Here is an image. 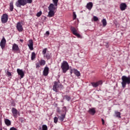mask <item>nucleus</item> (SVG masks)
I'll return each mask as SVG.
<instances>
[{
	"label": "nucleus",
	"instance_id": "nucleus-1",
	"mask_svg": "<svg viewBox=\"0 0 130 130\" xmlns=\"http://www.w3.org/2000/svg\"><path fill=\"white\" fill-rule=\"evenodd\" d=\"M56 9H57V7H55L53 4H50L48 7L49 12L47 17H49V18L54 17V14H55L54 11H55Z\"/></svg>",
	"mask_w": 130,
	"mask_h": 130
},
{
	"label": "nucleus",
	"instance_id": "nucleus-2",
	"mask_svg": "<svg viewBox=\"0 0 130 130\" xmlns=\"http://www.w3.org/2000/svg\"><path fill=\"white\" fill-rule=\"evenodd\" d=\"M122 82L121 85L122 88H125V86H126V84L127 85H129L130 84V77L128 76L126 77L125 76H123L121 78Z\"/></svg>",
	"mask_w": 130,
	"mask_h": 130
},
{
	"label": "nucleus",
	"instance_id": "nucleus-3",
	"mask_svg": "<svg viewBox=\"0 0 130 130\" xmlns=\"http://www.w3.org/2000/svg\"><path fill=\"white\" fill-rule=\"evenodd\" d=\"M62 88V85L59 82V81L56 82L54 81V85L53 86V90L55 92H58L59 89H61Z\"/></svg>",
	"mask_w": 130,
	"mask_h": 130
},
{
	"label": "nucleus",
	"instance_id": "nucleus-4",
	"mask_svg": "<svg viewBox=\"0 0 130 130\" xmlns=\"http://www.w3.org/2000/svg\"><path fill=\"white\" fill-rule=\"evenodd\" d=\"M61 68L62 70L63 73H67V71L70 69V66H69V63L67 61H63L61 63Z\"/></svg>",
	"mask_w": 130,
	"mask_h": 130
},
{
	"label": "nucleus",
	"instance_id": "nucleus-5",
	"mask_svg": "<svg viewBox=\"0 0 130 130\" xmlns=\"http://www.w3.org/2000/svg\"><path fill=\"white\" fill-rule=\"evenodd\" d=\"M27 1L26 0H18L15 4V6L18 8H21V6H26Z\"/></svg>",
	"mask_w": 130,
	"mask_h": 130
},
{
	"label": "nucleus",
	"instance_id": "nucleus-6",
	"mask_svg": "<svg viewBox=\"0 0 130 130\" xmlns=\"http://www.w3.org/2000/svg\"><path fill=\"white\" fill-rule=\"evenodd\" d=\"M8 20H9V16L7 14H4L3 15L1 18V21L3 24H5L8 22Z\"/></svg>",
	"mask_w": 130,
	"mask_h": 130
},
{
	"label": "nucleus",
	"instance_id": "nucleus-7",
	"mask_svg": "<svg viewBox=\"0 0 130 130\" xmlns=\"http://www.w3.org/2000/svg\"><path fill=\"white\" fill-rule=\"evenodd\" d=\"M71 30L72 33L74 34V35H75V36H77L78 38H81V35L79 34H78L77 32V29H76V28L74 27H71Z\"/></svg>",
	"mask_w": 130,
	"mask_h": 130
},
{
	"label": "nucleus",
	"instance_id": "nucleus-8",
	"mask_svg": "<svg viewBox=\"0 0 130 130\" xmlns=\"http://www.w3.org/2000/svg\"><path fill=\"white\" fill-rule=\"evenodd\" d=\"M6 42L7 41L6 40V39H5V37H3L0 43V46L1 47L2 49H4V48L6 47Z\"/></svg>",
	"mask_w": 130,
	"mask_h": 130
},
{
	"label": "nucleus",
	"instance_id": "nucleus-9",
	"mask_svg": "<svg viewBox=\"0 0 130 130\" xmlns=\"http://www.w3.org/2000/svg\"><path fill=\"white\" fill-rule=\"evenodd\" d=\"M16 28L19 32H22L23 31V25L21 22L17 23Z\"/></svg>",
	"mask_w": 130,
	"mask_h": 130
},
{
	"label": "nucleus",
	"instance_id": "nucleus-10",
	"mask_svg": "<svg viewBox=\"0 0 130 130\" xmlns=\"http://www.w3.org/2000/svg\"><path fill=\"white\" fill-rule=\"evenodd\" d=\"M17 72L18 74V75L20 76L21 79L24 78V76H25V74L24 73V71H23L22 70L17 69Z\"/></svg>",
	"mask_w": 130,
	"mask_h": 130
},
{
	"label": "nucleus",
	"instance_id": "nucleus-11",
	"mask_svg": "<svg viewBox=\"0 0 130 130\" xmlns=\"http://www.w3.org/2000/svg\"><path fill=\"white\" fill-rule=\"evenodd\" d=\"M13 116H14V118H17L18 115V110L17 109L15 108H12V110H11Z\"/></svg>",
	"mask_w": 130,
	"mask_h": 130
},
{
	"label": "nucleus",
	"instance_id": "nucleus-12",
	"mask_svg": "<svg viewBox=\"0 0 130 130\" xmlns=\"http://www.w3.org/2000/svg\"><path fill=\"white\" fill-rule=\"evenodd\" d=\"M121 113L120 112L115 111L114 112V117H117V118H121Z\"/></svg>",
	"mask_w": 130,
	"mask_h": 130
},
{
	"label": "nucleus",
	"instance_id": "nucleus-13",
	"mask_svg": "<svg viewBox=\"0 0 130 130\" xmlns=\"http://www.w3.org/2000/svg\"><path fill=\"white\" fill-rule=\"evenodd\" d=\"M48 72H49V68H48L47 67H45L43 72L44 76H47V75H48Z\"/></svg>",
	"mask_w": 130,
	"mask_h": 130
},
{
	"label": "nucleus",
	"instance_id": "nucleus-14",
	"mask_svg": "<svg viewBox=\"0 0 130 130\" xmlns=\"http://www.w3.org/2000/svg\"><path fill=\"white\" fill-rule=\"evenodd\" d=\"M28 46L30 50H33V40H29Z\"/></svg>",
	"mask_w": 130,
	"mask_h": 130
},
{
	"label": "nucleus",
	"instance_id": "nucleus-15",
	"mask_svg": "<svg viewBox=\"0 0 130 130\" xmlns=\"http://www.w3.org/2000/svg\"><path fill=\"white\" fill-rule=\"evenodd\" d=\"M120 9L121 11H124L126 9V4L125 3H121L120 5Z\"/></svg>",
	"mask_w": 130,
	"mask_h": 130
},
{
	"label": "nucleus",
	"instance_id": "nucleus-16",
	"mask_svg": "<svg viewBox=\"0 0 130 130\" xmlns=\"http://www.w3.org/2000/svg\"><path fill=\"white\" fill-rule=\"evenodd\" d=\"M101 84H102V81H99L96 83H95V82L91 83L92 86H93L94 88H96V87H98V86H99V85H100Z\"/></svg>",
	"mask_w": 130,
	"mask_h": 130
},
{
	"label": "nucleus",
	"instance_id": "nucleus-17",
	"mask_svg": "<svg viewBox=\"0 0 130 130\" xmlns=\"http://www.w3.org/2000/svg\"><path fill=\"white\" fill-rule=\"evenodd\" d=\"M88 113L90 114H91V115H94V114L96 113V110H95V108H90L88 110Z\"/></svg>",
	"mask_w": 130,
	"mask_h": 130
},
{
	"label": "nucleus",
	"instance_id": "nucleus-18",
	"mask_svg": "<svg viewBox=\"0 0 130 130\" xmlns=\"http://www.w3.org/2000/svg\"><path fill=\"white\" fill-rule=\"evenodd\" d=\"M12 50L18 51L19 50V46L16 44H14L12 46Z\"/></svg>",
	"mask_w": 130,
	"mask_h": 130
},
{
	"label": "nucleus",
	"instance_id": "nucleus-19",
	"mask_svg": "<svg viewBox=\"0 0 130 130\" xmlns=\"http://www.w3.org/2000/svg\"><path fill=\"white\" fill-rule=\"evenodd\" d=\"M44 56L46 57L47 59H50V58H51V53H49V52H47Z\"/></svg>",
	"mask_w": 130,
	"mask_h": 130
},
{
	"label": "nucleus",
	"instance_id": "nucleus-20",
	"mask_svg": "<svg viewBox=\"0 0 130 130\" xmlns=\"http://www.w3.org/2000/svg\"><path fill=\"white\" fill-rule=\"evenodd\" d=\"M73 73L76 75L77 77H80V76H81V73H80L77 69H74Z\"/></svg>",
	"mask_w": 130,
	"mask_h": 130
},
{
	"label": "nucleus",
	"instance_id": "nucleus-21",
	"mask_svg": "<svg viewBox=\"0 0 130 130\" xmlns=\"http://www.w3.org/2000/svg\"><path fill=\"white\" fill-rule=\"evenodd\" d=\"M93 7V3L92 2H89L87 4L86 8L88 9V10H89L90 11L91 9Z\"/></svg>",
	"mask_w": 130,
	"mask_h": 130
},
{
	"label": "nucleus",
	"instance_id": "nucleus-22",
	"mask_svg": "<svg viewBox=\"0 0 130 130\" xmlns=\"http://www.w3.org/2000/svg\"><path fill=\"white\" fill-rule=\"evenodd\" d=\"M5 123L7 125V126H10V125H11V121L8 119H5Z\"/></svg>",
	"mask_w": 130,
	"mask_h": 130
},
{
	"label": "nucleus",
	"instance_id": "nucleus-23",
	"mask_svg": "<svg viewBox=\"0 0 130 130\" xmlns=\"http://www.w3.org/2000/svg\"><path fill=\"white\" fill-rule=\"evenodd\" d=\"M13 10H14V3L11 2L10 3V10L11 12H13Z\"/></svg>",
	"mask_w": 130,
	"mask_h": 130
},
{
	"label": "nucleus",
	"instance_id": "nucleus-24",
	"mask_svg": "<svg viewBox=\"0 0 130 130\" xmlns=\"http://www.w3.org/2000/svg\"><path fill=\"white\" fill-rule=\"evenodd\" d=\"M39 62L40 66H45V63L46 62L44 60L42 59L40 61H39Z\"/></svg>",
	"mask_w": 130,
	"mask_h": 130
},
{
	"label": "nucleus",
	"instance_id": "nucleus-25",
	"mask_svg": "<svg viewBox=\"0 0 130 130\" xmlns=\"http://www.w3.org/2000/svg\"><path fill=\"white\" fill-rule=\"evenodd\" d=\"M64 118H66V114H62L61 116L59 117V119H60L61 121H63Z\"/></svg>",
	"mask_w": 130,
	"mask_h": 130
},
{
	"label": "nucleus",
	"instance_id": "nucleus-26",
	"mask_svg": "<svg viewBox=\"0 0 130 130\" xmlns=\"http://www.w3.org/2000/svg\"><path fill=\"white\" fill-rule=\"evenodd\" d=\"M36 57V54H35V52H32L31 56V60H34Z\"/></svg>",
	"mask_w": 130,
	"mask_h": 130
},
{
	"label": "nucleus",
	"instance_id": "nucleus-27",
	"mask_svg": "<svg viewBox=\"0 0 130 130\" xmlns=\"http://www.w3.org/2000/svg\"><path fill=\"white\" fill-rule=\"evenodd\" d=\"M102 22L103 23L104 27H105V26H106L107 25V22L106 21V19H103L102 20Z\"/></svg>",
	"mask_w": 130,
	"mask_h": 130
},
{
	"label": "nucleus",
	"instance_id": "nucleus-28",
	"mask_svg": "<svg viewBox=\"0 0 130 130\" xmlns=\"http://www.w3.org/2000/svg\"><path fill=\"white\" fill-rule=\"evenodd\" d=\"M53 3L54 4V7H55V8H57V3H58V0H52Z\"/></svg>",
	"mask_w": 130,
	"mask_h": 130
},
{
	"label": "nucleus",
	"instance_id": "nucleus-29",
	"mask_svg": "<svg viewBox=\"0 0 130 130\" xmlns=\"http://www.w3.org/2000/svg\"><path fill=\"white\" fill-rule=\"evenodd\" d=\"M46 52H47V48L44 49L42 51V54L44 56L46 54Z\"/></svg>",
	"mask_w": 130,
	"mask_h": 130
},
{
	"label": "nucleus",
	"instance_id": "nucleus-30",
	"mask_svg": "<svg viewBox=\"0 0 130 130\" xmlns=\"http://www.w3.org/2000/svg\"><path fill=\"white\" fill-rule=\"evenodd\" d=\"M64 98L67 101H70L71 100V97H70L69 95H65Z\"/></svg>",
	"mask_w": 130,
	"mask_h": 130
},
{
	"label": "nucleus",
	"instance_id": "nucleus-31",
	"mask_svg": "<svg viewBox=\"0 0 130 130\" xmlns=\"http://www.w3.org/2000/svg\"><path fill=\"white\" fill-rule=\"evenodd\" d=\"M58 120V118L57 117H55L54 118V123H57Z\"/></svg>",
	"mask_w": 130,
	"mask_h": 130
},
{
	"label": "nucleus",
	"instance_id": "nucleus-32",
	"mask_svg": "<svg viewBox=\"0 0 130 130\" xmlns=\"http://www.w3.org/2000/svg\"><path fill=\"white\" fill-rule=\"evenodd\" d=\"M42 129L43 130H47V126L46 125H43Z\"/></svg>",
	"mask_w": 130,
	"mask_h": 130
},
{
	"label": "nucleus",
	"instance_id": "nucleus-33",
	"mask_svg": "<svg viewBox=\"0 0 130 130\" xmlns=\"http://www.w3.org/2000/svg\"><path fill=\"white\" fill-rule=\"evenodd\" d=\"M41 15H42V12L40 11L39 12H38L36 16H37V17H40V16H41Z\"/></svg>",
	"mask_w": 130,
	"mask_h": 130
},
{
	"label": "nucleus",
	"instance_id": "nucleus-34",
	"mask_svg": "<svg viewBox=\"0 0 130 130\" xmlns=\"http://www.w3.org/2000/svg\"><path fill=\"white\" fill-rule=\"evenodd\" d=\"M99 19L98 17H97V16H94L93 17V21H94L95 22H97V21H98Z\"/></svg>",
	"mask_w": 130,
	"mask_h": 130
},
{
	"label": "nucleus",
	"instance_id": "nucleus-35",
	"mask_svg": "<svg viewBox=\"0 0 130 130\" xmlns=\"http://www.w3.org/2000/svg\"><path fill=\"white\" fill-rule=\"evenodd\" d=\"M26 4H32V2H33L32 0H26Z\"/></svg>",
	"mask_w": 130,
	"mask_h": 130
},
{
	"label": "nucleus",
	"instance_id": "nucleus-36",
	"mask_svg": "<svg viewBox=\"0 0 130 130\" xmlns=\"http://www.w3.org/2000/svg\"><path fill=\"white\" fill-rule=\"evenodd\" d=\"M36 68H40V66H41L39 62L38 63H36Z\"/></svg>",
	"mask_w": 130,
	"mask_h": 130
},
{
	"label": "nucleus",
	"instance_id": "nucleus-37",
	"mask_svg": "<svg viewBox=\"0 0 130 130\" xmlns=\"http://www.w3.org/2000/svg\"><path fill=\"white\" fill-rule=\"evenodd\" d=\"M77 18V15H76V13H73V19H75Z\"/></svg>",
	"mask_w": 130,
	"mask_h": 130
},
{
	"label": "nucleus",
	"instance_id": "nucleus-38",
	"mask_svg": "<svg viewBox=\"0 0 130 130\" xmlns=\"http://www.w3.org/2000/svg\"><path fill=\"white\" fill-rule=\"evenodd\" d=\"M7 75L8 76H12V74L11 73V72H9L7 73Z\"/></svg>",
	"mask_w": 130,
	"mask_h": 130
},
{
	"label": "nucleus",
	"instance_id": "nucleus-39",
	"mask_svg": "<svg viewBox=\"0 0 130 130\" xmlns=\"http://www.w3.org/2000/svg\"><path fill=\"white\" fill-rule=\"evenodd\" d=\"M102 124H104V123H105L104 119H102Z\"/></svg>",
	"mask_w": 130,
	"mask_h": 130
},
{
	"label": "nucleus",
	"instance_id": "nucleus-40",
	"mask_svg": "<svg viewBox=\"0 0 130 130\" xmlns=\"http://www.w3.org/2000/svg\"><path fill=\"white\" fill-rule=\"evenodd\" d=\"M10 130H17V129L14 127H12V128H10Z\"/></svg>",
	"mask_w": 130,
	"mask_h": 130
},
{
	"label": "nucleus",
	"instance_id": "nucleus-41",
	"mask_svg": "<svg viewBox=\"0 0 130 130\" xmlns=\"http://www.w3.org/2000/svg\"><path fill=\"white\" fill-rule=\"evenodd\" d=\"M63 109L66 111V112H67V107H63Z\"/></svg>",
	"mask_w": 130,
	"mask_h": 130
},
{
	"label": "nucleus",
	"instance_id": "nucleus-42",
	"mask_svg": "<svg viewBox=\"0 0 130 130\" xmlns=\"http://www.w3.org/2000/svg\"><path fill=\"white\" fill-rule=\"evenodd\" d=\"M73 70H74V69H71V70L70 71L71 74H73V73H74Z\"/></svg>",
	"mask_w": 130,
	"mask_h": 130
},
{
	"label": "nucleus",
	"instance_id": "nucleus-43",
	"mask_svg": "<svg viewBox=\"0 0 130 130\" xmlns=\"http://www.w3.org/2000/svg\"><path fill=\"white\" fill-rule=\"evenodd\" d=\"M46 34L47 35H49V31H47L46 32Z\"/></svg>",
	"mask_w": 130,
	"mask_h": 130
},
{
	"label": "nucleus",
	"instance_id": "nucleus-44",
	"mask_svg": "<svg viewBox=\"0 0 130 130\" xmlns=\"http://www.w3.org/2000/svg\"><path fill=\"white\" fill-rule=\"evenodd\" d=\"M104 44H105L106 45H108V43H107V42H105V43H104Z\"/></svg>",
	"mask_w": 130,
	"mask_h": 130
},
{
	"label": "nucleus",
	"instance_id": "nucleus-45",
	"mask_svg": "<svg viewBox=\"0 0 130 130\" xmlns=\"http://www.w3.org/2000/svg\"><path fill=\"white\" fill-rule=\"evenodd\" d=\"M20 42H23V41H24V40H20Z\"/></svg>",
	"mask_w": 130,
	"mask_h": 130
},
{
	"label": "nucleus",
	"instance_id": "nucleus-46",
	"mask_svg": "<svg viewBox=\"0 0 130 130\" xmlns=\"http://www.w3.org/2000/svg\"><path fill=\"white\" fill-rule=\"evenodd\" d=\"M0 130H3V128H2V127L0 126Z\"/></svg>",
	"mask_w": 130,
	"mask_h": 130
}]
</instances>
